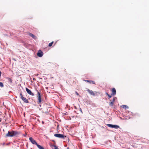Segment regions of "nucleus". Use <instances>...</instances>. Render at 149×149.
<instances>
[{"mask_svg":"<svg viewBox=\"0 0 149 149\" xmlns=\"http://www.w3.org/2000/svg\"><path fill=\"white\" fill-rule=\"evenodd\" d=\"M75 93H76V94L77 95H79V93H78L77 92H75Z\"/></svg>","mask_w":149,"mask_h":149,"instance_id":"4be33fe9","label":"nucleus"},{"mask_svg":"<svg viewBox=\"0 0 149 149\" xmlns=\"http://www.w3.org/2000/svg\"><path fill=\"white\" fill-rule=\"evenodd\" d=\"M20 96L22 100L24 102L26 103H29V102L28 100L26 99V98L24 97L23 96V95L22 93H20Z\"/></svg>","mask_w":149,"mask_h":149,"instance_id":"20e7f679","label":"nucleus"},{"mask_svg":"<svg viewBox=\"0 0 149 149\" xmlns=\"http://www.w3.org/2000/svg\"><path fill=\"white\" fill-rule=\"evenodd\" d=\"M36 146L39 149H44V148L42 146L38 145V144H37Z\"/></svg>","mask_w":149,"mask_h":149,"instance_id":"2eb2a0df","label":"nucleus"},{"mask_svg":"<svg viewBox=\"0 0 149 149\" xmlns=\"http://www.w3.org/2000/svg\"><path fill=\"white\" fill-rule=\"evenodd\" d=\"M110 101L111 102L109 103V106L110 107H113L114 104L113 103L114 102H113V101H111V100H110Z\"/></svg>","mask_w":149,"mask_h":149,"instance_id":"4468645a","label":"nucleus"},{"mask_svg":"<svg viewBox=\"0 0 149 149\" xmlns=\"http://www.w3.org/2000/svg\"><path fill=\"white\" fill-rule=\"evenodd\" d=\"M29 36L31 37H32V38H33L34 39H36L37 37H36L35 36H34L33 34H32V33H29L28 34Z\"/></svg>","mask_w":149,"mask_h":149,"instance_id":"9b49d317","label":"nucleus"},{"mask_svg":"<svg viewBox=\"0 0 149 149\" xmlns=\"http://www.w3.org/2000/svg\"><path fill=\"white\" fill-rule=\"evenodd\" d=\"M121 107L123 109H128L129 108L126 105H122Z\"/></svg>","mask_w":149,"mask_h":149,"instance_id":"ddd939ff","label":"nucleus"},{"mask_svg":"<svg viewBox=\"0 0 149 149\" xmlns=\"http://www.w3.org/2000/svg\"><path fill=\"white\" fill-rule=\"evenodd\" d=\"M26 91L27 92V93L29 94V95H30L32 96H34V94L28 88H26Z\"/></svg>","mask_w":149,"mask_h":149,"instance_id":"6e6552de","label":"nucleus"},{"mask_svg":"<svg viewBox=\"0 0 149 149\" xmlns=\"http://www.w3.org/2000/svg\"><path fill=\"white\" fill-rule=\"evenodd\" d=\"M116 99V97L113 98V100H112V101H113V102H114L115 101Z\"/></svg>","mask_w":149,"mask_h":149,"instance_id":"412c9836","label":"nucleus"},{"mask_svg":"<svg viewBox=\"0 0 149 149\" xmlns=\"http://www.w3.org/2000/svg\"><path fill=\"white\" fill-rule=\"evenodd\" d=\"M8 80L9 82H10V83H11L12 82V79L10 78H8Z\"/></svg>","mask_w":149,"mask_h":149,"instance_id":"f3484780","label":"nucleus"},{"mask_svg":"<svg viewBox=\"0 0 149 149\" xmlns=\"http://www.w3.org/2000/svg\"><path fill=\"white\" fill-rule=\"evenodd\" d=\"M19 134V132L14 131H8V133L6 134V136L7 137H12L14 136H16Z\"/></svg>","mask_w":149,"mask_h":149,"instance_id":"f257e3e1","label":"nucleus"},{"mask_svg":"<svg viewBox=\"0 0 149 149\" xmlns=\"http://www.w3.org/2000/svg\"><path fill=\"white\" fill-rule=\"evenodd\" d=\"M106 94L107 95H109L107 93H106Z\"/></svg>","mask_w":149,"mask_h":149,"instance_id":"a878e982","label":"nucleus"},{"mask_svg":"<svg viewBox=\"0 0 149 149\" xmlns=\"http://www.w3.org/2000/svg\"><path fill=\"white\" fill-rule=\"evenodd\" d=\"M36 90L37 92V98L38 100V104H40L41 102V94L40 92L36 89Z\"/></svg>","mask_w":149,"mask_h":149,"instance_id":"f03ea898","label":"nucleus"},{"mask_svg":"<svg viewBox=\"0 0 149 149\" xmlns=\"http://www.w3.org/2000/svg\"><path fill=\"white\" fill-rule=\"evenodd\" d=\"M80 111H81V112L82 113V110H81V108H80Z\"/></svg>","mask_w":149,"mask_h":149,"instance_id":"5701e85b","label":"nucleus"},{"mask_svg":"<svg viewBox=\"0 0 149 149\" xmlns=\"http://www.w3.org/2000/svg\"><path fill=\"white\" fill-rule=\"evenodd\" d=\"M84 81H85L88 82L90 84H95V82L93 81H91V80H84Z\"/></svg>","mask_w":149,"mask_h":149,"instance_id":"f8f14e48","label":"nucleus"},{"mask_svg":"<svg viewBox=\"0 0 149 149\" xmlns=\"http://www.w3.org/2000/svg\"><path fill=\"white\" fill-rule=\"evenodd\" d=\"M1 119L0 118V122H1Z\"/></svg>","mask_w":149,"mask_h":149,"instance_id":"393cba45","label":"nucleus"},{"mask_svg":"<svg viewBox=\"0 0 149 149\" xmlns=\"http://www.w3.org/2000/svg\"><path fill=\"white\" fill-rule=\"evenodd\" d=\"M54 136L60 138L64 139L66 137V136L60 134H54Z\"/></svg>","mask_w":149,"mask_h":149,"instance_id":"7ed1b4c3","label":"nucleus"},{"mask_svg":"<svg viewBox=\"0 0 149 149\" xmlns=\"http://www.w3.org/2000/svg\"><path fill=\"white\" fill-rule=\"evenodd\" d=\"M112 93H111V95H116V90L115 88H113L112 89Z\"/></svg>","mask_w":149,"mask_h":149,"instance_id":"9d476101","label":"nucleus"},{"mask_svg":"<svg viewBox=\"0 0 149 149\" xmlns=\"http://www.w3.org/2000/svg\"><path fill=\"white\" fill-rule=\"evenodd\" d=\"M87 91L91 95H92L93 96H95L97 93V92L95 91L94 92L92 90H90L89 89H88L87 90Z\"/></svg>","mask_w":149,"mask_h":149,"instance_id":"39448f33","label":"nucleus"},{"mask_svg":"<svg viewBox=\"0 0 149 149\" xmlns=\"http://www.w3.org/2000/svg\"><path fill=\"white\" fill-rule=\"evenodd\" d=\"M107 125L109 127L117 129L119 128V126L117 125H114L110 124H108Z\"/></svg>","mask_w":149,"mask_h":149,"instance_id":"423d86ee","label":"nucleus"},{"mask_svg":"<svg viewBox=\"0 0 149 149\" xmlns=\"http://www.w3.org/2000/svg\"><path fill=\"white\" fill-rule=\"evenodd\" d=\"M0 86L1 87H3L4 86L3 85L2 83L0 82Z\"/></svg>","mask_w":149,"mask_h":149,"instance_id":"6ab92c4d","label":"nucleus"},{"mask_svg":"<svg viewBox=\"0 0 149 149\" xmlns=\"http://www.w3.org/2000/svg\"><path fill=\"white\" fill-rule=\"evenodd\" d=\"M37 55L38 57H41L43 56V53L41 50H39L37 53Z\"/></svg>","mask_w":149,"mask_h":149,"instance_id":"0eeeda50","label":"nucleus"},{"mask_svg":"<svg viewBox=\"0 0 149 149\" xmlns=\"http://www.w3.org/2000/svg\"><path fill=\"white\" fill-rule=\"evenodd\" d=\"M53 42H53V41H52V42H51L49 44V47H51V46L52 45V44H53Z\"/></svg>","mask_w":149,"mask_h":149,"instance_id":"a211bd4d","label":"nucleus"},{"mask_svg":"<svg viewBox=\"0 0 149 149\" xmlns=\"http://www.w3.org/2000/svg\"><path fill=\"white\" fill-rule=\"evenodd\" d=\"M112 95H111H111H108V96L109 97V98H111V97H112Z\"/></svg>","mask_w":149,"mask_h":149,"instance_id":"aec40b11","label":"nucleus"},{"mask_svg":"<svg viewBox=\"0 0 149 149\" xmlns=\"http://www.w3.org/2000/svg\"><path fill=\"white\" fill-rule=\"evenodd\" d=\"M74 108L75 109H77L76 107L75 106H74Z\"/></svg>","mask_w":149,"mask_h":149,"instance_id":"b1692460","label":"nucleus"},{"mask_svg":"<svg viewBox=\"0 0 149 149\" xmlns=\"http://www.w3.org/2000/svg\"><path fill=\"white\" fill-rule=\"evenodd\" d=\"M52 149H58L57 147L55 145H52Z\"/></svg>","mask_w":149,"mask_h":149,"instance_id":"dca6fc26","label":"nucleus"},{"mask_svg":"<svg viewBox=\"0 0 149 149\" xmlns=\"http://www.w3.org/2000/svg\"><path fill=\"white\" fill-rule=\"evenodd\" d=\"M29 139L31 142V143L33 144L37 145V143L34 139H33L31 137H30L29 138Z\"/></svg>","mask_w":149,"mask_h":149,"instance_id":"1a4fd4ad","label":"nucleus"}]
</instances>
